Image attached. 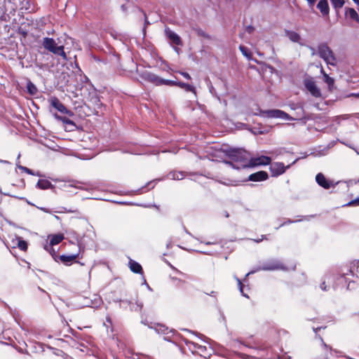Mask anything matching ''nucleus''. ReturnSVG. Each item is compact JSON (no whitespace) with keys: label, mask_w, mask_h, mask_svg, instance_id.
<instances>
[{"label":"nucleus","mask_w":359,"mask_h":359,"mask_svg":"<svg viewBox=\"0 0 359 359\" xmlns=\"http://www.w3.org/2000/svg\"><path fill=\"white\" fill-rule=\"evenodd\" d=\"M225 153L230 159V161H224L225 164L236 170L248 168L250 154L245 150L233 148L226 150Z\"/></svg>","instance_id":"nucleus-1"},{"label":"nucleus","mask_w":359,"mask_h":359,"mask_svg":"<svg viewBox=\"0 0 359 359\" xmlns=\"http://www.w3.org/2000/svg\"><path fill=\"white\" fill-rule=\"evenodd\" d=\"M318 54L327 65L335 66L337 59L333 51L326 43H320L318 46Z\"/></svg>","instance_id":"nucleus-2"},{"label":"nucleus","mask_w":359,"mask_h":359,"mask_svg":"<svg viewBox=\"0 0 359 359\" xmlns=\"http://www.w3.org/2000/svg\"><path fill=\"white\" fill-rule=\"evenodd\" d=\"M275 270H282L286 271L287 267L284 266V264L278 259H271L262 264L261 266L257 267L256 269L252 270L248 272L246 274V276L250 274H252L258 271H275Z\"/></svg>","instance_id":"nucleus-3"},{"label":"nucleus","mask_w":359,"mask_h":359,"mask_svg":"<svg viewBox=\"0 0 359 359\" xmlns=\"http://www.w3.org/2000/svg\"><path fill=\"white\" fill-rule=\"evenodd\" d=\"M42 44L45 49L55 55L62 56L63 59L67 60V55L64 50V46H57L53 38H43Z\"/></svg>","instance_id":"nucleus-4"},{"label":"nucleus","mask_w":359,"mask_h":359,"mask_svg":"<svg viewBox=\"0 0 359 359\" xmlns=\"http://www.w3.org/2000/svg\"><path fill=\"white\" fill-rule=\"evenodd\" d=\"M139 76L142 80L151 83L156 86H163V78L152 72L144 71L140 72Z\"/></svg>","instance_id":"nucleus-5"},{"label":"nucleus","mask_w":359,"mask_h":359,"mask_svg":"<svg viewBox=\"0 0 359 359\" xmlns=\"http://www.w3.org/2000/svg\"><path fill=\"white\" fill-rule=\"evenodd\" d=\"M299 158H296L290 165L285 166L283 163L275 162L271 164L270 170L273 176H278L283 174L287 169H288L291 165L294 164Z\"/></svg>","instance_id":"nucleus-6"},{"label":"nucleus","mask_w":359,"mask_h":359,"mask_svg":"<svg viewBox=\"0 0 359 359\" xmlns=\"http://www.w3.org/2000/svg\"><path fill=\"white\" fill-rule=\"evenodd\" d=\"M50 106L55 108L58 111L69 115V116H72L74 113L67 109L66 107L59 100V99L56 97H52L49 100Z\"/></svg>","instance_id":"nucleus-7"},{"label":"nucleus","mask_w":359,"mask_h":359,"mask_svg":"<svg viewBox=\"0 0 359 359\" xmlns=\"http://www.w3.org/2000/svg\"><path fill=\"white\" fill-rule=\"evenodd\" d=\"M316 181L320 187L325 189H329L331 187H334L338 184V182H334L332 180H327L321 172L316 175Z\"/></svg>","instance_id":"nucleus-8"},{"label":"nucleus","mask_w":359,"mask_h":359,"mask_svg":"<svg viewBox=\"0 0 359 359\" xmlns=\"http://www.w3.org/2000/svg\"><path fill=\"white\" fill-rule=\"evenodd\" d=\"M259 115L267 118H285L287 114L280 109L260 110Z\"/></svg>","instance_id":"nucleus-9"},{"label":"nucleus","mask_w":359,"mask_h":359,"mask_svg":"<svg viewBox=\"0 0 359 359\" xmlns=\"http://www.w3.org/2000/svg\"><path fill=\"white\" fill-rule=\"evenodd\" d=\"M185 343L187 345L190 344L189 348L190 350L192 351V352L195 351L200 355L203 356L204 358H207L208 356L210 355V353H207L208 348L206 346L199 345L198 344L189 341L188 340H185Z\"/></svg>","instance_id":"nucleus-10"},{"label":"nucleus","mask_w":359,"mask_h":359,"mask_svg":"<svg viewBox=\"0 0 359 359\" xmlns=\"http://www.w3.org/2000/svg\"><path fill=\"white\" fill-rule=\"evenodd\" d=\"M271 163V158L262 156L257 158H250L248 159V168H252L257 165H266Z\"/></svg>","instance_id":"nucleus-11"},{"label":"nucleus","mask_w":359,"mask_h":359,"mask_svg":"<svg viewBox=\"0 0 359 359\" xmlns=\"http://www.w3.org/2000/svg\"><path fill=\"white\" fill-rule=\"evenodd\" d=\"M305 88L310 92V93L315 97H320L321 93L320 89L316 85V83L311 79L304 80Z\"/></svg>","instance_id":"nucleus-12"},{"label":"nucleus","mask_w":359,"mask_h":359,"mask_svg":"<svg viewBox=\"0 0 359 359\" xmlns=\"http://www.w3.org/2000/svg\"><path fill=\"white\" fill-rule=\"evenodd\" d=\"M269 175L266 171H259L249 175L248 180L252 182H262L267 180Z\"/></svg>","instance_id":"nucleus-13"},{"label":"nucleus","mask_w":359,"mask_h":359,"mask_svg":"<svg viewBox=\"0 0 359 359\" xmlns=\"http://www.w3.org/2000/svg\"><path fill=\"white\" fill-rule=\"evenodd\" d=\"M165 34L167 37L175 45L180 46L182 45V40L180 37L175 32L170 29L169 28H166L165 29Z\"/></svg>","instance_id":"nucleus-14"},{"label":"nucleus","mask_w":359,"mask_h":359,"mask_svg":"<svg viewBox=\"0 0 359 359\" xmlns=\"http://www.w3.org/2000/svg\"><path fill=\"white\" fill-rule=\"evenodd\" d=\"M63 239L64 236L62 234L53 235L50 238L49 244L45 245V250L52 249V246L59 244Z\"/></svg>","instance_id":"nucleus-15"},{"label":"nucleus","mask_w":359,"mask_h":359,"mask_svg":"<svg viewBox=\"0 0 359 359\" xmlns=\"http://www.w3.org/2000/svg\"><path fill=\"white\" fill-rule=\"evenodd\" d=\"M317 8L323 16L329 15L330 8L327 0H320L317 4Z\"/></svg>","instance_id":"nucleus-16"},{"label":"nucleus","mask_w":359,"mask_h":359,"mask_svg":"<svg viewBox=\"0 0 359 359\" xmlns=\"http://www.w3.org/2000/svg\"><path fill=\"white\" fill-rule=\"evenodd\" d=\"M322 328H323V327H316V328L313 327V332L316 333V336H318V338L320 339V340L321 341L323 346L326 350H327V349H329V353H330V355H329V354H328V353H326V354L325 355V359H329V358H330V356H332V351H334V350H333L330 346H327V345L324 342V341H323V338H322L320 336H319V335H318V334H317L318 331V330H321ZM334 352H336V351H334Z\"/></svg>","instance_id":"nucleus-17"},{"label":"nucleus","mask_w":359,"mask_h":359,"mask_svg":"<svg viewBox=\"0 0 359 359\" xmlns=\"http://www.w3.org/2000/svg\"><path fill=\"white\" fill-rule=\"evenodd\" d=\"M129 268L130 271L135 273H143V269L142 266L138 262L133 259H130L129 261Z\"/></svg>","instance_id":"nucleus-18"},{"label":"nucleus","mask_w":359,"mask_h":359,"mask_svg":"<svg viewBox=\"0 0 359 359\" xmlns=\"http://www.w3.org/2000/svg\"><path fill=\"white\" fill-rule=\"evenodd\" d=\"M285 35L289 39L294 43H300L301 36L300 35L294 31L285 30Z\"/></svg>","instance_id":"nucleus-19"},{"label":"nucleus","mask_w":359,"mask_h":359,"mask_svg":"<svg viewBox=\"0 0 359 359\" xmlns=\"http://www.w3.org/2000/svg\"><path fill=\"white\" fill-rule=\"evenodd\" d=\"M77 254L71 255H62L59 257V259L63 264L66 265H70L72 264V262L77 258Z\"/></svg>","instance_id":"nucleus-20"},{"label":"nucleus","mask_w":359,"mask_h":359,"mask_svg":"<svg viewBox=\"0 0 359 359\" xmlns=\"http://www.w3.org/2000/svg\"><path fill=\"white\" fill-rule=\"evenodd\" d=\"M36 187L40 189L45 190L48 189H52L54 187V186L48 180L41 179L38 181Z\"/></svg>","instance_id":"nucleus-21"},{"label":"nucleus","mask_w":359,"mask_h":359,"mask_svg":"<svg viewBox=\"0 0 359 359\" xmlns=\"http://www.w3.org/2000/svg\"><path fill=\"white\" fill-rule=\"evenodd\" d=\"M187 173L182 171H172L170 172L168 175V178L174 180H182Z\"/></svg>","instance_id":"nucleus-22"},{"label":"nucleus","mask_w":359,"mask_h":359,"mask_svg":"<svg viewBox=\"0 0 359 359\" xmlns=\"http://www.w3.org/2000/svg\"><path fill=\"white\" fill-rule=\"evenodd\" d=\"M314 217H315V215L304 216V217H302V219H297V220H292L290 219H287L283 223L280 224L279 225V226H277L275 229L276 230H278L280 227L283 226L284 225L292 224V223H294V222H300V221H302V220H307V221H309L310 219V218Z\"/></svg>","instance_id":"nucleus-23"},{"label":"nucleus","mask_w":359,"mask_h":359,"mask_svg":"<svg viewBox=\"0 0 359 359\" xmlns=\"http://www.w3.org/2000/svg\"><path fill=\"white\" fill-rule=\"evenodd\" d=\"M335 277H333L332 274L330 273H326L325 276V280L323 281V283L320 284V287L323 291H327V286L326 285V280H327L328 283L330 282L332 279H334Z\"/></svg>","instance_id":"nucleus-24"},{"label":"nucleus","mask_w":359,"mask_h":359,"mask_svg":"<svg viewBox=\"0 0 359 359\" xmlns=\"http://www.w3.org/2000/svg\"><path fill=\"white\" fill-rule=\"evenodd\" d=\"M346 15H347L351 19L359 22V16L357 12L354 8H348L346 11Z\"/></svg>","instance_id":"nucleus-25"},{"label":"nucleus","mask_w":359,"mask_h":359,"mask_svg":"<svg viewBox=\"0 0 359 359\" xmlns=\"http://www.w3.org/2000/svg\"><path fill=\"white\" fill-rule=\"evenodd\" d=\"M178 87L184 89L187 92H192L196 94V88L192 85L180 81Z\"/></svg>","instance_id":"nucleus-26"},{"label":"nucleus","mask_w":359,"mask_h":359,"mask_svg":"<svg viewBox=\"0 0 359 359\" xmlns=\"http://www.w3.org/2000/svg\"><path fill=\"white\" fill-rule=\"evenodd\" d=\"M129 307H130V310L131 311H141L142 307H143V304L139 301H136L135 303H133L131 302V304L129 305Z\"/></svg>","instance_id":"nucleus-27"},{"label":"nucleus","mask_w":359,"mask_h":359,"mask_svg":"<svg viewBox=\"0 0 359 359\" xmlns=\"http://www.w3.org/2000/svg\"><path fill=\"white\" fill-rule=\"evenodd\" d=\"M239 50H241V52L242 53V54L248 58V60H252V53L251 52L248 50V48L243 45H241L239 46Z\"/></svg>","instance_id":"nucleus-28"},{"label":"nucleus","mask_w":359,"mask_h":359,"mask_svg":"<svg viewBox=\"0 0 359 359\" xmlns=\"http://www.w3.org/2000/svg\"><path fill=\"white\" fill-rule=\"evenodd\" d=\"M155 330L158 333L163 334H168V332H172V330L168 331V328L163 325H157Z\"/></svg>","instance_id":"nucleus-29"},{"label":"nucleus","mask_w":359,"mask_h":359,"mask_svg":"<svg viewBox=\"0 0 359 359\" xmlns=\"http://www.w3.org/2000/svg\"><path fill=\"white\" fill-rule=\"evenodd\" d=\"M332 6L334 9L338 10L342 8L344 5L345 1L344 0H330Z\"/></svg>","instance_id":"nucleus-30"},{"label":"nucleus","mask_w":359,"mask_h":359,"mask_svg":"<svg viewBox=\"0 0 359 359\" xmlns=\"http://www.w3.org/2000/svg\"><path fill=\"white\" fill-rule=\"evenodd\" d=\"M241 346H247L245 344L241 342L238 339H233L231 341L230 346L231 348L236 349H240Z\"/></svg>","instance_id":"nucleus-31"},{"label":"nucleus","mask_w":359,"mask_h":359,"mask_svg":"<svg viewBox=\"0 0 359 359\" xmlns=\"http://www.w3.org/2000/svg\"><path fill=\"white\" fill-rule=\"evenodd\" d=\"M180 81L163 79V86H177Z\"/></svg>","instance_id":"nucleus-32"},{"label":"nucleus","mask_w":359,"mask_h":359,"mask_svg":"<svg viewBox=\"0 0 359 359\" xmlns=\"http://www.w3.org/2000/svg\"><path fill=\"white\" fill-rule=\"evenodd\" d=\"M55 116L57 119L58 120H60L62 122H63L64 123L67 124V125H72V126H75L74 123L73 121L70 120L69 118H67V117H62V116H58L57 114H55Z\"/></svg>","instance_id":"nucleus-33"},{"label":"nucleus","mask_w":359,"mask_h":359,"mask_svg":"<svg viewBox=\"0 0 359 359\" xmlns=\"http://www.w3.org/2000/svg\"><path fill=\"white\" fill-rule=\"evenodd\" d=\"M18 247L20 250L25 251L27 249V243L21 238H18Z\"/></svg>","instance_id":"nucleus-34"},{"label":"nucleus","mask_w":359,"mask_h":359,"mask_svg":"<svg viewBox=\"0 0 359 359\" xmlns=\"http://www.w3.org/2000/svg\"><path fill=\"white\" fill-rule=\"evenodd\" d=\"M352 273V271L351 269H347V272H344L343 273L339 275V277H337V279L341 283L344 282L346 283L347 279L345 277V276L348 275V273Z\"/></svg>","instance_id":"nucleus-35"},{"label":"nucleus","mask_w":359,"mask_h":359,"mask_svg":"<svg viewBox=\"0 0 359 359\" xmlns=\"http://www.w3.org/2000/svg\"><path fill=\"white\" fill-rule=\"evenodd\" d=\"M116 302H118L120 303L119 307L126 309L129 305L131 304V301L127 300V299H119Z\"/></svg>","instance_id":"nucleus-36"},{"label":"nucleus","mask_w":359,"mask_h":359,"mask_svg":"<svg viewBox=\"0 0 359 359\" xmlns=\"http://www.w3.org/2000/svg\"><path fill=\"white\" fill-rule=\"evenodd\" d=\"M16 165H17V167H18L20 170H22V171H24V172H25L26 173H27V174H29V175H35L32 170H31V169H29V168H27V167H25V166H22V165H20L18 163H16Z\"/></svg>","instance_id":"nucleus-37"},{"label":"nucleus","mask_w":359,"mask_h":359,"mask_svg":"<svg viewBox=\"0 0 359 359\" xmlns=\"http://www.w3.org/2000/svg\"><path fill=\"white\" fill-rule=\"evenodd\" d=\"M27 90H28V92L31 94V95H34L36 93V86L32 83V82H29L27 83Z\"/></svg>","instance_id":"nucleus-38"},{"label":"nucleus","mask_w":359,"mask_h":359,"mask_svg":"<svg viewBox=\"0 0 359 359\" xmlns=\"http://www.w3.org/2000/svg\"><path fill=\"white\" fill-rule=\"evenodd\" d=\"M359 205V197L349 201L348 203L345 205V206H355Z\"/></svg>","instance_id":"nucleus-39"},{"label":"nucleus","mask_w":359,"mask_h":359,"mask_svg":"<svg viewBox=\"0 0 359 359\" xmlns=\"http://www.w3.org/2000/svg\"><path fill=\"white\" fill-rule=\"evenodd\" d=\"M176 72L181 74L184 78H185L187 80L191 79V76L187 72H182V71H177Z\"/></svg>","instance_id":"nucleus-40"},{"label":"nucleus","mask_w":359,"mask_h":359,"mask_svg":"<svg viewBox=\"0 0 359 359\" xmlns=\"http://www.w3.org/2000/svg\"><path fill=\"white\" fill-rule=\"evenodd\" d=\"M46 251H48L50 252V254L52 255L53 258L56 260V253H55V250L53 249V248L52 247V249H49V250H46Z\"/></svg>","instance_id":"nucleus-41"},{"label":"nucleus","mask_w":359,"mask_h":359,"mask_svg":"<svg viewBox=\"0 0 359 359\" xmlns=\"http://www.w3.org/2000/svg\"><path fill=\"white\" fill-rule=\"evenodd\" d=\"M95 105H96L98 108H100V107L102 105V102H100V100L99 97H96L95 98Z\"/></svg>","instance_id":"nucleus-42"},{"label":"nucleus","mask_w":359,"mask_h":359,"mask_svg":"<svg viewBox=\"0 0 359 359\" xmlns=\"http://www.w3.org/2000/svg\"><path fill=\"white\" fill-rule=\"evenodd\" d=\"M236 281L238 283V285L239 290L243 289L244 286L242 284L241 280L238 278H237V277H236Z\"/></svg>","instance_id":"nucleus-43"},{"label":"nucleus","mask_w":359,"mask_h":359,"mask_svg":"<svg viewBox=\"0 0 359 359\" xmlns=\"http://www.w3.org/2000/svg\"><path fill=\"white\" fill-rule=\"evenodd\" d=\"M236 281L238 283V285L239 290L243 289L244 286L242 284L241 280L238 278H237V277H236Z\"/></svg>","instance_id":"nucleus-44"},{"label":"nucleus","mask_w":359,"mask_h":359,"mask_svg":"<svg viewBox=\"0 0 359 359\" xmlns=\"http://www.w3.org/2000/svg\"><path fill=\"white\" fill-rule=\"evenodd\" d=\"M254 31V27L251 25H249L246 27V32L249 34H251Z\"/></svg>","instance_id":"nucleus-45"},{"label":"nucleus","mask_w":359,"mask_h":359,"mask_svg":"<svg viewBox=\"0 0 359 359\" xmlns=\"http://www.w3.org/2000/svg\"><path fill=\"white\" fill-rule=\"evenodd\" d=\"M264 239H267L266 236L262 235L261 238H257V240H254V241L256 243H260Z\"/></svg>","instance_id":"nucleus-46"},{"label":"nucleus","mask_w":359,"mask_h":359,"mask_svg":"<svg viewBox=\"0 0 359 359\" xmlns=\"http://www.w3.org/2000/svg\"><path fill=\"white\" fill-rule=\"evenodd\" d=\"M140 11L143 13V15H144V25H149V21H148V20H147V18L146 13H145L142 10H141V9H140Z\"/></svg>","instance_id":"nucleus-47"},{"label":"nucleus","mask_w":359,"mask_h":359,"mask_svg":"<svg viewBox=\"0 0 359 359\" xmlns=\"http://www.w3.org/2000/svg\"><path fill=\"white\" fill-rule=\"evenodd\" d=\"M306 1L310 6H313L316 1V0H306Z\"/></svg>","instance_id":"nucleus-48"},{"label":"nucleus","mask_w":359,"mask_h":359,"mask_svg":"<svg viewBox=\"0 0 359 359\" xmlns=\"http://www.w3.org/2000/svg\"><path fill=\"white\" fill-rule=\"evenodd\" d=\"M349 97H355L359 98V93H351L349 95Z\"/></svg>","instance_id":"nucleus-49"},{"label":"nucleus","mask_w":359,"mask_h":359,"mask_svg":"<svg viewBox=\"0 0 359 359\" xmlns=\"http://www.w3.org/2000/svg\"><path fill=\"white\" fill-rule=\"evenodd\" d=\"M327 82L330 84V83H333V79L329 76H327Z\"/></svg>","instance_id":"nucleus-50"},{"label":"nucleus","mask_w":359,"mask_h":359,"mask_svg":"<svg viewBox=\"0 0 359 359\" xmlns=\"http://www.w3.org/2000/svg\"><path fill=\"white\" fill-rule=\"evenodd\" d=\"M240 290V292H241V293L242 294V295H243V296H244V297H247V298H249V297L248 296V294H245V293L243 292V289H241V290Z\"/></svg>","instance_id":"nucleus-51"},{"label":"nucleus","mask_w":359,"mask_h":359,"mask_svg":"<svg viewBox=\"0 0 359 359\" xmlns=\"http://www.w3.org/2000/svg\"><path fill=\"white\" fill-rule=\"evenodd\" d=\"M0 163H5V164H8V163H10L8 161H6V160H1V159H0Z\"/></svg>","instance_id":"nucleus-52"},{"label":"nucleus","mask_w":359,"mask_h":359,"mask_svg":"<svg viewBox=\"0 0 359 359\" xmlns=\"http://www.w3.org/2000/svg\"><path fill=\"white\" fill-rule=\"evenodd\" d=\"M211 297H215L216 294V292L212 291L210 294H208Z\"/></svg>","instance_id":"nucleus-53"},{"label":"nucleus","mask_w":359,"mask_h":359,"mask_svg":"<svg viewBox=\"0 0 359 359\" xmlns=\"http://www.w3.org/2000/svg\"><path fill=\"white\" fill-rule=\"evenodd\" d=\"M282 359H291V357L289 355H283Z\"/></svg>","instance_id":"nucleus-54"},{"label":"nucleus","mask_w":359,"mask_h":359,"mask_svg":"<svg viewBox=\"0 0 359 359\" xmlns=\"http://www.w3.org/2000/svg\"><path fill=\"white\" fill-rule=\"evenodd\" d=\"M341 142L342 144H345V145L348 146V147H350V148H351V149H354L351 145H349V144H346V143H345V142Z\"/></svg>","instance_id":"nucleus-55"},{"label":"nucleus","mask_w":359,"mask_h":359,"mask_svg":"<svg viewBox=\"0 0 359 359\" xmlns=\"http://www.w3.org/2000/svg\"><path fill=\"white\" fill-rule=\"evenodd\" d=\"M341 142L342 144H345V145L348 146V147H350V148H351V149H354L351 145H349V144H346V143H345V142Z\"/></svg>","instance_id":"nucleus-56"},{"label":"nucleus","mask_w":359,"mask_h":359,"mask_svg":"<svg viewBox=\"0 0 359 359\" xmlns=\"http://www.w3.org/2000/svg\"><path fill=\"white\" fill-rule=\"evenodd\" d=\"M144 284L147 285L149 290H151L149 285L147 283L146 279L144 278Z\"/></svg>","instance_id":"nucleus-57"},{"label":"nucleus","mask_w":359,"mask_h":359,"mask_svg":"<svg viewBox=\"0 0 359 359\" xmlns=\"http://www.w3.org/2000/svg\"><path fill=\"white\" fill-rule=\"evenodd\" d=\"M40 209L41 210H43V212H49V211L46 208H41Z\"/></svg>","instance_id":"nucleus-58"},{"label":"nucleus","mask_w":359,"mask_h":359,"mask_svg":"<svg viewBox=\"0 0 359 359\" xmlns=\"http://www.w3.org/2000/svg\"><path fill=\"white\" fill-rule=\"evenodd\" d=\"M172 280H173L178 281V282H183L182 280H180V279H179V278H172Z\"/></svg>","instance_id":"nucleus-59"},{"label":"nucleus","mask_w":359,"mask_h":359,"mask_svg":"<svg viewBox=\"0 0 359 359\" xmlns=\"http://www.w3.org/2000/svg\"><path fill=\"white\" fill-rule=\"evenodd\" d=\"M121 9L123 11H125L126 10V7L124 4L121 6Z\"/></svg>","instance_id":"nucleus-60"},{"label":"nucleus","mask_w":359,"mask_h":359,"mask_svg":"<svg viewBox=\"0 0 359 359\" xmlns=\"http://www.w3.org/2000/svg\"><path fill=\"white\" fill-rule=\"evenodd\" d=\"M170 267H171L172 269H174V270H175V271H177V272H179V273H181V272H180V271H178L176 268H175L173 266H172V265H170Z\"/></svg>","instance_id":"nucleus-61"},{"label":"nucleus","mask_w":359,"mask_h":359,"mask_svg":"<svg viewBox=\"0 0 359 359\" xmlns=\"http://www.w3.org/2000/svg\"><path fill=\"white\" fill-rule=\"evenodd\" d=\"M0 193H1V194H4V195H5V196H10V195H9L8 194H7V193H3V192L1 191V189H0Z\"/></svg>","instance_id":"nucleus-62"},{"label":"nucleus","mask_w":359,"mask_h":359,"mask_svg":"<svg viewBox=\"0 0 359 359\" xmlns=\"http://www.w3.org/2000/svg\"><path fill=\"white\" fill-rule=\"evenodd\" d=\"M356 4L359 6V0H353Z\"/></svg>","instance_id":"nucleus-63"},{"label":"nucleus","mask_w":359,"mask_h":359,"mask_svg":"<svg viewBox=\"0 0 359 359\" xmlns=\"http://www.w3.org/2000/svg\"><path fill=\"white\" fill-rule=\"evenodd\" d=\"M153 182H154V181H151V182H148V183L147 184V185H146V186H147H147H149V185H150V184H151Z\"/></svg>","instance_id":"nucleus-64"}]
</instances>
